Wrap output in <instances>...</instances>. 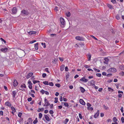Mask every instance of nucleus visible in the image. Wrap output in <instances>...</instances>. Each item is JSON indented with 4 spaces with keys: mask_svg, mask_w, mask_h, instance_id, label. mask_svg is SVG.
<instances>
[{
    "mask_svg": "<svg viewBox=\"0 0 124 124\" xmlns=\"http://www.w3.org/2000/svg\"><path fill=\"white\" fill-rule=\"evenodd\" d=\"M79 118H80V119H82V116L79 113Z\"/></svg>",
    "mask_w": 124,
    "mask_h": 124,
    "instance_id": "60",
    "label": "nucleus"
},
{
    "mask_svg": "<svg viewBox=\"0 0 124 124\" xmlns=\"http://www.w3.org/2000/svg\"><path fill=\"white\" fill-rule=\"evenodd\" d=\"M50 36L51 37H54V36H56V35L55 34H52L50 35Z\"/></svg>",
    "mask_w": 124,
    "mask_h": 124,
    "instance_id": "50",
    "label": "nucleus"
},
{
    "mask_svg": "<svg viewBox=\"0 0 124 124\" xmlns=\"http://www.w3.org/2000/svg\"><path fill=\"white\" fill-rule=\"evenodd\" d=\"M32 99V98L31 97H30L29 98H28L27 100L28 101H31Z\"/></svg>",
    "mask_w": 124,
    "mask_h": 124,
    "instance_id": "53",
    "label": "nucleus"
},
{
    "mask_svg": "<svg viewBox=\"0 0 124 124\" xmlns=\"http://www.w3.org/2000/svg\"><path fill=\"white\" fill-rule=\"evenodd\" d=\"M45 91V90L43 89L40 91V92L42 94H43L44 93Z\"/></svg>",
    "mask_w": 124,
    "mask_h": 124,
    "instance_id": "44",
    "label": "nucleus"
},
{
    "mask_svg": "<svg viewBox=\"0 0 124 124\" xmlns=\"http://www.w3.org/2000/svg\"><path fill=\"white\" fill-rule=\"evenodd\" d=\"M103 108H104V109H108L109 108L108 107H106L105 105H103Z\"/></svg>",
    "mask_w": 124,
    "mask_h": 124,
    "instance_id": "31",
    "label": "nucleus"
},
{
    "mask_svg": "<svg viewBox=\"0 0 124 124\" xmlns=\"http://www.w3.org/2000/svg\"><path fill=\"white\" fill-rule=\"evenodd\" d=\"M91 36L92 37H93V38L95 40H97L98 39L96 38H95L94 36H93V35H91Z\"/></svg>",
    "mask_w": 124,
    "mask_h": 124,
    "instance_id": "57",
    "label": "nucleus"
},
{
    "mask_svg": "<svg viewBox=\"0 0 124 124\" xmlns=\"http://www.w3.org/2000/svg\"><path fill=\"white\" fill-rule=\"evenodd\" d=\"M26 87L25 85L24 84L23 85H21V86L20 87V88H25Z\"/></svg>",
    "mask_w": 124,
    "mask_h": 124,
    "instance_id": "25",
    "label": "nucleus"
},
{
    "mask_svg": "<svg viewBox=\"0 0 124 124\" xmlns=\"http://www.w3.org/2000/svg\"><path fill=\"white\" fill-rule=\"evenodd\" d=\"M65 67L64 65L63 64L60 67V70L61 71H62L64 70V68Z\"/></svg>",
    "mask_w": 124,
    "mask_h": 124,
    "instance_id": "17",
    "label": "nucleus"
},
{
    "mask_svg": "<svg viewBox=\"0 0 124 124\" xmlns=\"http://www.w3.org/2000/svg\"><path fill=\"white\" fill-rule=\"evenodd\" d=\"M123 94H119L118 95V97L119 98H121L122 97V95Z\"/></svg>",
    "mask_w": 124,
    "mask_h": 124,
    "instance_id": "46",
    "label": "nucleus"
},
{
    "mask_svg": "<svg viewBox=\"0 0 124 124\" xmlns=\"http://www.w3.org/2000/svg\"><path fill=\"white\" fill-rule=\"evenodd\" d=\"M58 98L57 97H55V101L54 102L55 103H57L58 102Z\"/></svg>",
    "mask_w": 124,
    "mask_h": 124,
    "instance_id": "37",
    "label": "nucleus"
},
{
    "mask_svg": "<svg viewBox=\"0 0 124 124\" xmlns=\"http://www.w3.org/2000/svg\"><path fill=\"white\" fill-rule=\"evenodd\" d=\"M120 110L122 113H123L124 112L123 108V107H122L121 109Z\"/></svg>",
    "mask_w": 124,
    "mask_h": 124,
    "instance_id": "54",
    "label": "nucleus"
},
{
    "mask_svg": "<svg viewBox=\"0 0 124 124\" xmlns=\"http://www.w3.org/2000/svg\"><path fill=\"white\" fill-rule=\"evenodd\" d=\"M80 89L81 91V92L82 93H84L85 92V90L83 87H80Z\"/></svg>",
    "mask_w": 124,
    "mask_h": 124,
    "instance_id": "24",
    "label": "nucleus"
},
{
    "mask_svg": "<svg viewBox=\"0 0 124 124\" xmlns=\"http://www.w3.org/2000/svg\"><path fill=\"white\" fill-rule=\"evenodd\" d=\"M66 16L67 17H69L70 15V12H68L66 14Z\"/></svg>",
    "mask_w": 124,
    "mask_h": 124,
    "instance_id": "36",
    "label": "nucleus"
},
{
    "mask_svg": "<svg viewBox=\"0 0 124 124\" xmlns=\"http://www.w3.org/2000/svg\"><path fill=\"white\" fill-rule=\"evenodd\" d=\"M45 104L44 105V106H47L50 105V104L49 101L46 99H45Z\"/></svg>",
    "mask_w": 124,
    "mask_h": 124,
    "instance_id": "6",
    "label": "nucleus"
},
{
    "mask_svg": "<svg viewBox=\"0 0 124 124\" xmlns=\"http://www.w3.org/2000/svg\"><path fill=\"white\" fill-rule=\"evenodd\" d=\"M93 69L94 70L97 71L98 72H100V70L98 69H96L95 68H93Z\"/></svg>",
    "mask_w": 124,
    "mask_h": 124,
    "instance_id": "35",
    "label": "nucleus"
},
{
    "mask_svg": "<svg viewBox=\"0 0 124 124\" xmlns=\"http://www.w3.org/2000/svg\"><path fill=\"white\" fill-rule=\"evenodd\" d=\"M45 93L47 95H48L49 94V93L47 91H45Z\"/></svg>",
    "mask_w": 124,
    "mask_h": 124,
    "instance_id": "64",
    "label": "nucleus"
},
{
    "mask_svg": "<svg viewBox=\"0 0 124 124\" xmlns=\"http://www.w3.org/2000/svg\"><path fill=\"white\" fill-rule=\"evenodd\" d=\"M45 118L46 120L47 121H49L50 120V118L48 116L46 115H45Z\"/></svg>",
    "mask_w": 124,
    "mask_h": 124,
    "instance_id": "21",
    "label": "nucleus"
},
{
    "mask_svg": "<svg viewBox=\"0 0 124 124\" xmlns=\"http://www.w3.org/2000/svg\"><path fill=\"white\" fill-rule=\"evenodd\" d=\"M88 109L89 110H93V108L92 107H88Z\"/></svg>",
    "mask_w": 124,
    "mask_h": 124,
    "instance_id": "38",
    "label": "nucleus"
},
{
    "mask_svg": "<svg viewBox=\"0 0 124 124\" xmlns=\"http://www.w3.org/2000/svg\"><path fill=\"white\" fill-rule=\"evenodd\" d=\"M116 71L117 70L116 69L114 68H111L108 70V72H116Z\"/></svg>",
    "mask_w": 124,
    "mask_h": 124,
    "instance_id": "3",
    "label": "nucleus"
},
{
    "mask_svg": "<svg viewBox=\"0 0 124 124\" xmlns=\"http://www.w3.org/2000/svg\"><path fill=\"white\" fill-rule=\"evenodd\" d=\"M49 84L50 86H53L54 85L53 84L52 82H50Z\"/></svg>",
    "mask_w": 124,
    "mask_h": 124,
    "instance_id": "43",
    "label": "nucleus"
},
{
    "mask_svg": "<svg viewBox=\"0 0 124 124\" xmlns=\"http://www.w3.org/2000/svg\"><path fill=\"white\" fill-rule=\"evenodd\" d=\"M50 113L51 114H53L54 113V112L52 110H51L49 111Z\"/></svg>",
    "mask_w": 124,
    "mask_h": 124,
    "instance_id": "56",
    "label": "nucleus"
},
{
    "mask_svg": "<svg viewBox=\"0 0 124 124\" xmlns=\"http://www.w3.org/2000/svg\"><path fill=\"white\" fill-rule=\"evenodd\" d=\"M36 31H31L28 32V34L29 35H31L32 34H34L36 33Z\"/></svg>",
    "mask_w": 124,
    "mask_h": 124,
    "instance_id": "16",
    "label": "nucleus"
},
{
    "mask_svg": "<svg viewBox=\"0 0 124 124\" xmlns=\"http://www.w3.org/2000/svg\"><path fill=\"white\" fill-rule=\"evenodd\" d=\"M28 121L29 122L31 123L32 121L31 118L30 117L28 119Z\"/></svg>",
    "mask_w": 124,
    "mask_h": 124,
    "instance_id": "33",
    "label": "nucleus"
},
{
    "mask_svg": "<svg viewBox=\"0 0 124 124\" xmlns=\"http://www.w3.org/2000/svg\"><path fill=\"white\" fill-rule=\"evenodd\" d=\"M44 110V108H38L37 111L38 112H39L40 111H43Z\"/></svg>",
    "mask_w": 124,
    "mask_h": 124,
    "instance_id": "20",
    "label": "nucleus"
},
{
    "mask_svg": "<svg viewBox=\"0 0 124 124\" xmlns=\"http://www.w3.org/2000/svg\"><path fill=\"white\" fill-rule=\"evenodd\" d=\"M11 109L14 112H16V110L15 108L13 107H11Z\"/></svg>",
    "mask_w": 124,
    "mask_h": 124,
    "instance_id": "26",
    "label": "nucleus"
},
{
    "mask_svg": "<svg viewBox=\"0 0 124 124\" xmlns=\"http://www.w3.org/2000/svg\"><path fill=\"white\" fill-rule=\"evenodd\" d=\"M55 86L58 87H59L61 85L57 83L55 85Z\"/></svg>",
    "mask_w": 124,
    "mask_h": 124,
    "instance_id": "47",
    "label": "nucleus"
},
{
    "mask_svg": "<svg viewBox=\"0 0 124 124\" xmlns=\"http://www.w3.org/2000/svg\"><path fill=\"white\" fill-rule=\"evenodd\" d=\"M46 74L45 73H43L42 74V77L43 78H44L45 77H46Z\"/></svg>",
    "mask_w": 124,
    "mask_h": 124,
    "instance_id": "51",
    "label": "nucleus"
},
{
    "mask_svg": "<svg viewBox=\"0 0 124 124\" xmlns=\"http://www.w3.org/2000/svg\"><path fill=\"white\" fill-rule=\"evenodd\" d=\"M116 19L118 20H119L120 19V17L118 15H117L116 16Z\"/></svg>",
    "mask_w": 124,
    "mask_h": 124,
    "instance_id": "42",
    "label": "nucleus"
},
{
    "mask_svg": "<svg viewBox=\"0 0 124 124\" xmlns=\"http://www.w3.org/2000/svg\"><path fill=\"white\" fill-rule=\"evenodd\" d=\"M103 89L102 88H100L98 90V91L99 92H102V90Z\"/></svg>",
    "mask_w": 124,
    "mask_h": 124,
    "instance_id": "62",
    "label": "nucleus"
},
{
    "mask_svg": "<svg viewBox=\"0 0 124 124\" xmlns=\"http://www.w3.org/2000/svg\"><path fill=\"white\" fill-rule=\"evenodd\" d=\"M60 21L62 25L61 26L62 28H63L65 25V22L64 19L62 17L60 18Z\"/></svg>",
    "mask_w": 124,
    "mask_h": 124,
    "instance_id": "2",
    "label": "nucleus"
},
{
    "mask_svg": "<svg viewBox=\"0 0 124 124\" xmlns=\"http://www.w3.org/2000/svg\"><path fill=\"white\" fill-rule=\"evenodd\" d=\"M22 113H20V112H19L18 113V116L19 117H21V116L22 115Z\"/></svg>",
    "mask_w": 124,
    "mask_h": 124,
    "instance_id": "41",
    "label": "nucleus"
},
{
    "mask_svg": "<svg viewBox=\"0 0 124 124\" xmlns=\"http://www.w3.org/2000/svg\"><path fill=\"white\" fill-rule=\"evenodd\" d=\"M79 102L81 104L83 105H85V103L84 101L82 99H80L79 100Z\"/></svg>",
    "mask_w": 124,
    "mask_h": 124,
    "instance_id": "10",
    "label": "nucleus"
},
{
    "mask_svg": "<svg viewBox=\"0 0 124 124\" xmlns=\"http://www.w3.org/2000/svg\"><path fill=\"white\" fill-rule=\"evenodd\" d=\"M99 110H98L97 111V112L94 115V117L95 118H96L97 117H98L99 115Z\"/></svg>",
    "mask_w": 124,
    "mask_h": 124,
    "instance_id": "9",
    "label": "nucleus"
},
{
    "mask_svg": "<svg viewBox=\"0 0 124 124\" xmlns=\"http://www.w3.org/2000/svg\"><path fill=\"white\" fill-rule=\"evenodd\" d=\"M108 91H111V92H113L114 91L113 89H112L110 87H108Z\"/></svg>",
    "mask_w": 124,
    "mask_h": 124,
    "instance_id": "30",
    "label": "nucleus"
},
{
    "mask_svg": "<svg viewBox=\"0 0 124 124\" xmlns=\"http://www.w3.org/2000/svg\"><path fill=\"white\" fill-rule=\"evenodd\" d=\"M75 39H76L80 41H84V38L82 37L77 36L75 37Z\"/></svg>",
    "mask_w": 124,
    "mask_h": 124,
    "instance_id": "7",
    "label": "nucleus"
},
{
    "mask_svg": "<svg viewBox=\"0 0 124 124\" xmlns=\"http://www.w3.org/2000/svg\"><path fill=\"white\" fill-rule=\"evenodd\" d=\"M17 8L16 7H14L12 9V14H16L17 12Z\"/></svg>",
    "mask_w": 124,
    "mask_h": 124,
    "instance_id": "4",
    "label": "nucleus"
},
{
    "mask_svg": "<svg viewBox=\"0 0 124 124\" xmlns=\"http://www.w3.org/2000/svg\"><path fill=\"white\" fill-rule=\"evenodd\" d=\"M18 83L16 79L14 80V82H13V85L14 87L16 86L18 84Z\"/></svg>",
    "mask_w": 124,
    "mask_h": 124,
    "instance_id": "8",
    "label": "nucleus"
},
{
    "mask_svg": "<svg viewBox=\"0 0 124 124\" xmlns=\"http://www.w3.org/2000/svg\"><path fill=\"white\" fill-rule=\"evenodd\" d=\"M38 43H37L36 44H35V49L36 50H37L38 49Z\"/></svg>",
    "mask_w": 124,
    "mask_h": 124,
    "instance_id": "18",
    "label": "nucleus"
},
{
    "mask_svg": "<svg viewBox=\"0 0 124 124\" xmlns=\"http://www.w3.org/2000/svg\"><path fill=\"white\" fill-rule=\"evenodd\" d=\"M108 6L109 8H110L111 9L112 8V7L111 5L109 4H108Z\"/></svg>",
    "mask_w": 124,
    "mask_h": 124,
    "instance_id": "34",
    "label": "nucleus"
},
{
    "mask_svg": "<svg viewBox=\"0 0 124 124\" xmlns=\"http://www.w3.org/2000/svg\"><path fill=\"white\" fill-rule=\"evenodd\" d=\"M33 74V73L32 72H30L27 75L26 78L27 79H28L30 78L31 76H32Z\"/></svg>",
    "mask_w": 124,
    "mask_h": 124,
    "instance_id": "14",
    "label": "nucleus"
},
{
    "mask_svg": "<svg viewBox=\"0 0 124 124\" xmlns=\"http://www.w3.org/2000/svg\"><path fill=\"white\" fill-rule=\"evenodd\" d=\"M87 105L89 107H90L91 106V104H90L89 103H87Z\"/></svg>",
    "mask_w": 124,
    "mask_h": 124,
    "instance_id": "63",
    "label": "nucleus"
},
{
    "mask_svg": "<svg viewBox=\"0 0 124 124\" xmlns=\"http://www.w3.org/2000/svg\"><path fill=\"white\" fill-rule=\"evenodd\" d=\"M28 87L30 89H31L32 88V85H29L28 86Z\"/></svg>",
    "mask_w": 124,
    "mask_h": 124,
    "instance_id": "59",
    "label": "nucleus"
},
{
    "mask_svg": "<svg viewBox=\"0 0 124 124\" xmlns=\"http://www.w3.org/2000/svg\"><path fill=\"white\" fill-rule=\"evenodd\" d=\"M59 59L60 60L61 62H62V61H63V58H61V57H59Z\"/></svg>",
    "mask_w": 124,
    "mask_h": 124,
    "instance_id": "55",
    "label": "nucleus"
},
{
    "mask_svg": "<svg viewBox=\"0 0 124 124\" xmlns=\"http://www.w3.org/2000/svg\"><path fill=\"white\" fill-rule=\"evenodd\" d=\"M42 116V114L41 113H40L39 114V118L40 119L41 118Z\"/></svg>",
    "mask_w": 124,
    "mask_h": 124,
    "instance_id": "40",
    "label": "nucleus"
},
{
    "mask_svg": "<svg viewBox=\"0 0 124 124\" xmlns=\"http://www.w3.org/2000/svg\"><path fill=\"white\" fill-rule=\"evenodd\" d=\"M96 75L97 76L99 77H101V74L100 73H97Z\"/></svg>",
    "mask_w": 124,
    "mask_h": 124,
    "instance_id": "39",
    "label": "nucleus"
},
{
    "mask_svg": "<svg viewBox=\"0 0 124 124\" xmlns=\"http://www.w3.org/2000/svg\"><path fill=\"white\" fill-rule=\"evenodd\" d=\"M80 80L81 81H83L85 82H86L88 81V80L86 78H85L84 77L82 78Z\"/></svg>",
    "mask_w": 124,
    "mask_h": 124,
    "instance_id": "11",
    "label": "nucleus"
},
{
    "mask_svg": "<svg viewBox=\"0 0 124 124\" xmlns=\"http://www.w3.org/2000/svg\"><path fill=\"white\" fill-rule=\"evenodd\" d=\"M5 104L6 105L9 107H10L11 106V104L10 103V102L8 101L5 102Z\"/></svg>",
    "mask_w": 124,
    "mask_h": 124,
    "instance_id": "12",
    "label": "nucleus"
},
{
    "mask_svg": "<svg viewBox=\"0 0 124 124\" xmlns=\"http://www.w3.org/2000/svg\"><path fill=\"white\" fill-rule=\"evenodd\" d=\"M87 55L88 61H90L91 57V55L90 54H88Z\"/></svg>",
    "mask_w": 124,
    "mask_h": 124,
    "instance_id": "22",
    "label": "nucleus"
},
{
    "mask_svg": "<svg viewBox=\"0 0 124 124\" xmlns=\"http://www.w3.org/2000/svg\"><path fill=\"white\" fill-rule=\"evenodd\" d=\"M111 2L114 4H116V1L115 0H112Z\"/></svg>",
    "mask_w": 124,
    "mask_h": 124,
    "instance_id": "49",
    "label": "nucleus"
},
{
    "mask_svg": "<svg viewBox=\"0 0 124 124\" xmlns=\"http://www.w3.org/2000/svg\"><path fill=\"white\" fill-rule=\"evenodd\" d=\"M105 61L104 62V63L106 64H108L109 59L107 58H105L104 59Z\"/></svg>",
    "mask_w": 124,
    "mask_h": 124,
    "instance_id": "13",
    "label": "nucleus"
},
{
    "mask_svg": "<svg viewBox=\"0 0 124 124\" xmlns=\"http://www.w3.org/2000/svg\"><path fill=\"white\" fill-rule=\"evenodd\" d=\"M59 9V8H58V7H55L54 8V10L55 11H58Z\"/></svg>",
    "mask_w": 124,
    "mask_h": 124,
    "instance_id": "29",
    "label": "nucleus"
},
{
    "mask_svg": "<svg viewBox=\"0 0 124 124\" xmlns=\"http://www.w3.org/2000/svg\"><path fill=\"white\" fill-rule=\"evenodd\" d=\"M43 83L46 85H49L48 82V81H44L43 82Z\"/></svg>",
    "mask_w": 124,
    "mask_h": 124,
    "instance_id": "27",
    "label": "nucleus"
},
{
    "mask_svg": "<svg viewBox=\"0 0 124 124\" xmlns=\"http://www.w3.org/2000/svg\"><path fill=\"white\" fill-rule=\"evenodd\" d=\"M38 121L37 120H35L33 122V123L34 124H35L37 123Z\"/></svg>",
    "mask_w": 124,
    "mask_h": 124,
    "instance_id": "58",
    "label": "nucleus"
},
{
    "mask_svg": "<svg viewBox=\"0 0 124 124\" xmlns=\"http://www.w3.org/2000/svg\"><path fill=\"white\" fill-rule=\"evenodd\" d=\"M62 103H64V105L66 107H68L69 106V104L67 102H62Z\"/></svg>",
    "mask_w": 124,
    "mask_h": 124,
    "instance_id": "23",
    "label": "nucleus"
},
{
    "mask_svg": "<svg viewBox=\"0 0 124 124\" xmlns=\"http://www.w3.org/2000/svg\"><path fill=\"white\" fill-rule=\"evenodd\" d=\"M90 85L91 86L95 85V81L94 80H92L90 81Z\"/></svg>",
    "mask_w": 124,
    "mask_h": 124,
    "instance_id": "15",
    "label": "nucleus"
},
{
    "mask_svg": "<svg viewBox=\"0 0 124 124\" xmlns=\"http://www.w3.org/2000/svg\"><path fill=\"white\" fill-rule=\"evenodd\" d=\"M16 93L15 91H14L12 92V96L13 98H15L16 95Z\"/></svg>",
    "mask_w": 124,
    "mask_h": 124,
    "instance_id": "19",
    "label": "nucleus"
},
{
    "mask_svg": "<svg viewBox=\"0 0 124 124\" xmlns=\"http://www.w3.org/2000/svg\"><path fill=\"white\" fill-rule=\"evenodd\" d=\"M112 75V74L109 73V74H108L106 75V76L108 77H109L110 76H111Z\"/></svg>",
    "mask_w": 124,
    "mask_h": 124,
    "instance_id": "52",
    "label": "nucleus"
},
{
    "mask_svg": "<svg viewBox=\"0 0 124 124\" xmlns=\"http://www.w3.org/2000/svg\"><path fill=\"white\" fill-rule=\"evenodd\" d=\"M119 75L122 76H123L124 75V72L122 71L119 73Z\"/></svg>",
    "mask_w": 124,
    "mask_h": 124,
    "instance_id": "28",
    "label": "nucleus"
},
{
    "mask_svg": "<svg viewBox=\"0 0 124 124\" xmlns=\"http://www.w3.org/2000/svg\"><path fill=\"white\" fill-rule=\"evenodd\" d=\"M121 120L122 123H123L124 122V118L123 117H122L121 118Z\"/></svg>",
    "mask_w": 124,
    "mask_h": 124,
    "instance_id": "45",
    "label": "nucleus"
},
{
    "mask_svg": "<svg viewBox=\"0 0 124 124\" xmlns=\"http://www.w3.org/2000/svg\"><path fill=\"white\" fill-rule=\"evenodd\" d=\"M2 47L4 48H2L0 49V51L3 53H5L7 52L8 48L6 47H4V46H2Z\"/></svg>",
    "mask_w": 124,
    "mask_h": 124,
    "instance_id": "5",
    "label": "nucleus"
},
{
    "mask_svg": "<svg viewBox=\"0 0 124 124\" xmlns=\"http://www.w3.org/2000/svg\"><path fill=\"white\" fill-rule=\"evenodd\" d=\"M69 120L68 118H66L65 120V122H66V123H65V124H66L67 123V122H68Z\"/></svg>",
    "mask_w": 124,
    "mask_h": 124,
    "instance_id": "61",
    "label": "nucleus"
},
{
    "mask_svg": "<svg viewBox=\"0 0 124 124\" xmlns=\"http://www.w3.org/2000/svg\"><path fill=\"white\" fill-rule=\"evenodd\" d=\"M21 14L24 16H27L30 14V13L27 10L23 9L21 11Z\"/></svg>",
    "mask_w": 124,
    "mask_h": 124,
    "instance_id": "1",
    "label": "nucleus"
},
{
    "mask_svg": "<svg viewBox=\"0 0 124 124\" xmlns=\"http://www.w3.org/2000/svg\"><path fill=\"white\" fill-rule=\"evenodd\" d=\"M57 61V60L56 59H55L53 61V62L55 64L56 63V62Z\"/></svg>",
    "mask_w": 124,
    "mask_h": 124,
    "instance_id": "48",
    "label": "nucleus"
},
{
    "mask_svg": "<svg viewBox=\"0 0 124 124\" xmlns=\"http://www.w3.org/2000/svg\"><path fill=\"white\" fill-rule=\"evenodd\" d=\"M113 120L114 122H116L117 120L116 117H114L113 118Z\"/></svg>",
    "mask_w": 124,
    "mask_h": 124,
    "instance_id": "32",
    "label": "nucleus"
}]
</instances>
